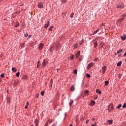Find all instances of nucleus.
<instances>
[{"label": "nucleus", "mask_w": 126, "mask_h": 126, "mask_svg": "<svg viewBox=\"0 0 126 126\" xmlns=\"http://www.w3.org/2000/svg\"><path fill=\"white\" fill-rule=\"evenodd\" d=\"M126 17V15L125 14L121 16V18L119 19L117 21V23H121V22H123V20H125V18Z\"/></svg>", "instance_id": "obj_1"}, {"label": "nucleus", "mask_w": 126, "mask_h": 126, "mask_svg": "<svg viewBox=\"0 0 126 126\" xmlns=\"http://www.w3.org/2000/svg\"><path fill=\"white\" fill-rule=\"evenodd\" d=\"M108 112H111V111H112V110H113V109H114V106H113V104L110 103L108 106Z\"/></svg>", "instance_id": "obj_2"}, {"label": "nucleus", "mask_w": 126, "mask_h": 126, "mask_svg": "<svg viewBox=\"0 0 126 126\" xmlns=\"http://www.w3.org/2000/svg\"><path fill=\"white\" fill-rule=\"evenodd\" d=\"M94 64H95V63H90L89 64H88L87 69L88 70L91 68V67H92V66H94Z\"/></svg>", "instance_id": "obj_3"}, {"label": "nucleus", "mask_w": 126, "mask_h": 126, "mask_svg": "<svg viewBox=\"0 0 126 126\" xmlns=\"http://www.w3.org/2000/svg\"><path fill=\"white\" fill-rule=\"evenodd\" d=\"M118 8H124L125 7V4L124 3H119V5L117 6Z\"/></svg>", "instance_id": "obj_4"}, {"label": "nucleus", "mask_w": 126, "mask_h": 126, "mask_svg": "<svg viewBox=\"0 0 126 126\" xmlns=\"http://www.w3.org/2000/svg\"><path fill=\"white\" fill-rule=\"evenodd\" d=\"M50 26V21H47V23L45 24L44 25V28H48V27Z\"/></svg>", "instance_id": "obj_5"}, {"label": "nucleus", "mask_w": 126, "mask_h": 126, "mask_svg": "<svg viewBox=\"0 0 126 126\" xmlns=\"http://www.w3.org/2000/svg\"><path fill=\"white\" fill-rule=\"evenodd\" d=\"M106 69H107V67H106V66H103L102 67V73L103 74L105 73V71H106Z\"/></svg>", "instance_id": "obj_6"}, {"label": "nucleus", "mask_w": 126, "mask_h": 126, "mask_svg": "<svg viewBox=\"0 0 126 126\" xmlns=\"http://www.w3.org/2000/svg\"><path fill=\"white\" fill-rule=\"evenodd\" d=\"M43 47L44 45L43 44V43L40 44L39 46V50H42V49H43Z\"/></svg>", "instance_id": "obj_7"}, {"label": "nucleus", "mask_w": 126, "mask_h": 126, "mask_svg": "<svg viewBox=\"0 0 126 126\" xmlns=\"http://www.w3.org/2000/svg\"><path fill=\"white\" fill-rule=\"evenodd\" d=\"M46 63H47V61H46V60H44L43 63H42V65L43 66H46Z\"/></svg>", "instance_id": "obj_8"}, {"label": "nucleus", "mask_w": 126, "mask_h": 126, "mask_svg": "<svg viewBox=\"0 0 126 126\" xmlns=\"http://www.w3.org/2000/svg\"><path fill=\"white\" fill-rule=\"evenodd\" d=\"M38 8H43V3H39L38 4Z\"/></svg>", "instance_id": "obj_9"}, {"label": "nucleus", "mask_w": 126, "mask_h": 126, "mask_svg": "<svg viewBox=\"0 0 126 126\" xmlns=\"http://www.w3.org/2000/svg\"><path fill=\"white\" fill-rule=\"evenodd\" d=\"M79 56H80V51H78V52H77V54H76V59H78Z\"/></svg>", "instance_id": "obj_10"}, {"label": "nucleus", "mask_w": 126, "mask_h": 126, "mask_svg": "<svg viewBox=\"0 0 126 126\" xmlns=\"http://www.w3.org/2000/svg\"><path fill=\"white\" fill-rule=\"evenodd\" d=\"M50 88H52L53 87V79H51L50 82Z\"/></svg>", "instance_id": "obj_11"}, {"label": "nucleus", "mask_w": 126, "mask_h": 126, "mask_svg": "<svg viewBox=\"0 0 126 126\" xmlns=\"http://www.w3.org/2000/svg\"><path fill=\"white\" fill-rule=\"evenodd\" d=\"M90 105L91 106H94V105H95V101H94V100H92V101H91V103H90Z\"/></svg>", "instance_id": "obj_12"}, {"label": "nucleus", "mask_w": 126, "mask_h": 126, "mask_svg": "<svg viewBox=\"0 0 126 126\" xmlns=\"http://www.w3.org/2000/svg\"><path fill=\"white\" fill-rule=\"evenodd\" d=\"M121 39L122 40H126V34H124V35L122 36H121Z\"/></svg>", "instance_id": "obj_13"}, {"label": "nucleus", "mask_w": 126, "mask_h": 126, "mask_svg": "<svg viewBox=\"0 0 126 126\" xmlns=\"http://www.w3.org/2000/svg\"><path fill=\"white\" fill-rule=\"evenodd\" d=\"M75 89V88L74 87V85H72L70 88L71 91H74V90Z\"/></svg>", "instance_id": "obj_14"}, {"label": "nucleus", "mask_w": 126, "mask_h": 126, "mask_svg": "<svg viewBox=\"0 0 126 126\" xmlns=\"http://www.w3.org/2000/svg\"><path fill=\"white\" fill-rule=\"evenodd\" d=\"M12 70L14 72H16L17 71V69H16V68H15V67H12Z\"/></svg>", "instance_id": "obj_15"}, {"label": "nucleus", "mask_w": 126, "mask_h": 126, "mask_svg": "<svg viewBox=\"0 0 126 126\" xmlns=\"http://www.w3.org/2000/svg\"><path fill=\"white\" fill-rule=\"evenodd\" d=\"M28 106H29V102H28V101H27V104H26V106H25V108L28 109Z\"/></svg>", "instance_id": "obj_16"}, {"label": "nucleus", "mask_w": 126, "mask_h": 126, "mask_svg": "<svg viewBox=\"0 0 126 126\" xmlns=\"http://www.w3.org/2000/svg\"><path fill=\"white\" fill-rule=\"evenodd\" d=\"M122 52H123V49H120V50H119L117 52L118 55H120V54H121V53H122Z\"/></svg>", "instance_id": "obj_17"}, {"label": "nucleus", "mask_w": 126, "mask_h": 126, "mask_svg": "<svg viewBox=\"0 0 126 126\" xmlns=\"http://www.w3.org/2000/svg\"><path fill=\"white\" fill-rule=\"evenodd\" d=\"M117 66H121V65H122V62H119L117 64Z\"/></svg>", "instance_id": "obj_18"}, {"label": "nucleus", "mask_w": 126, "mask_h": 126, "mask_svg": "<svg viewBox=\"0 0 126 126\" xmlns=\"http://www.w3.org/2000/svg\"><path fill=\"white\" fill-rule=\"evenodd\" d=\"M105 85L106 86L109 85V81H105Z\"/></svg>", "instance_id": "obj_19"}, {"label": "nucleus", "mask_w": 126, "mask_h": 126, "mask_svg": "<svg viewBox=\"0 0 126 126\" xmlns=\"http://www.w3.org/2000/svg\"><path fill=\"white\" fill-rule=\"evenodd\" d=\"M108 123L109 125H112L113 124V121L112 120H108Z\"/></svg>", "instance_id": "obj_20"}, {"label": "nucleus", "mask_w": 126, "mask_h": 126, "mask_svg": "<svg viewBox=\"0 0 126 126\" xmlns=\"http://www.w3.org/2000/svg\"><path fill=\"white\" fill-rule=\"evenodd\" d=\"M96 93H98V94H101V91H100L99 90H96Z\"/></svg>", "instance_id": "obj_21"}, {"label": "nucleus", "mask_w": 126, "mask_h": 126, "mask_svg": "<svg viewBox=\"0 0 126 126\" xmlns=\"http://www.w3.org/2000/svg\"><path fill=\"white\" fill-rule=\"evenodd\" d=\"M73 104V100H70L69 102V106H71Z\"/></svg>", "instance_id": "obj_22"}, {"label": "nucleus", "mask_w": 126, "mask_h": 126, "mask_svg": "<svg viewBox=\"0 0 126 126\" xmlns=\"http://www.w3.org/2000/svg\"><path fill=\"white\" fill-rule=\"evenodd\" d=\"M122 107V104H120L117 106V109H120Z\"/></svg>", "instance_id": "obj_23"}, {"label": "nucleus", "mask_w": 126, "mask_h": 126, "mask_svg": "<svg viewBox=\"0 0 126 126\" xmlns=\"http://www.w3.org/2000/svg\"><path fill=\"white\" fill-rule=\"evenodd\" d=\"M54 28V27L53 26L50 27L49 28V31H52V30H53V29Z\"/></svg>", "instance_id": "obj_24"}, {"label": "nucleus", "mask_w": 126, "mask_h": 126, "mask_svg": "<svg viewBox=\"0 0 126 126\" xmlns=\"http://www.w3.org/2000/svg\"><path fill=\"white\" fill-rule=\"evenodd\" d=\"M34 123L35 124V126H38V120H36L34 121Z\"/></svg>", "instance_id": "obj_25"}, {"label": "nucleus", "mask_w": 126, "mask_h": 126, "mask_svg": "<svg viewBox=\"0 0 126 126\" xmlns=\"http://www.w3.org/2000/svg\"><path fill=\"white\" fill-rule=\"evenodd\" d=\"M23 79H24V80H26V79H27V76H23Z\"/></svg>", "instance_id": "obj_26"}, {"label": "nucleus", "mask_w": 126, "mask_h": 126, "mask_svg": "<svg viewBox=\"0 0 126 126\" xmlns=\"http://www.w3.org/2000/svg\"><path fill=\"white\" fill-rule=\"evenodd\" d=\"M19 25H20L19 23L16 22V25H15V27H18V26H19Z\"/></svg>", "instance_id": "obj_27"}, {"label": "nucleus", "mask_w": 126, "mask_h": 126, "mask_svg": "<svg viewBox=\"0 0 126 126\" xmlns=\"http://www.w3.org/2000/svg\"><path fill=\"white\" fill-rule=\"evenodd\" d=\"M20 75V72H17L16 74V76H17V77H19Z\"/></svg>", "instance_id": "obj_28"}, {"label": "nucleus", "mask_w": 126, "mask_h": 126, "mask_svg": "<svg viewBox=\"0 0 126 126\" xmlns=\"http://www.w3.org/2000/svg\"><path fill=\"white\" fill-rule=\"evenodd\" d=\"M86 76H87V77H88V78H90V74L87 73V74H86Z\"/></svg>", "instance_id": "obj_29"}, {"label": "nucleus", "mask_w": 126, "mask_h": 126, "mask_svg": "<svg viewBox=\"0 0 126 126\" xmlns=\"http://www.w3.org/2000/svg\"><path fill=\"white\" fill-rule=\"evenodd\" d=\"M85 94H88V93H89V91H88V90H86L84 92Z\"/></svg>", "instance_id": "obj_30"}, {"label": "nucleus", "mask_w": 126, "mask_h": 126, "mask_svg": "<svg viewBox=\"0 0 126 126\" xmlns=\"http://www.w3.org/2000/svg\"><path fill=\"white\" fill-rule=\"evenodd\" d=\"M21 48H24L25 47V44L24 43H22L21 46Z\"/></svg>", "instance_id": "obj_31"}, {"label": "nucleus", "mask_w": 126, "mask_h": 126, "mask_svg": "<svg viewBox=\"0 0 126 126\" xmlns=\"http://www.w3.org/2000/svg\"><path fill=\"white\" fill-rule=\"evenodd\" d=\"M98 46V43H94V48H96V47H97Z\"/></svg>", "instance_id": "obj_32"}, {"label": "nucleus", "mask_w": 126, "mask_h": 126, "mask_svg": "<svg viewBox=\"0 0 126 126\" xmlns=\"http://www.w3.org/2000/svg\"><path fill=\"white\" fill-rule=\"evenodd\" d=\"M73 72H74V74H77V69H75L73 71Z\"/></svg>", "instance_id": "obj_33"}, {"label": "nucleus", "mask_w": 126, "mask_h": 126, "mask_svg": "<svg viewBox=\"0 0 126 126\" xmlns=\"http://www.w3.org/2000/svg\"><path fill=\"white\" fill-rule=\"evenodd\" d=\"M73 15H74V13H72L70 16V17H71V18H72V17H73Z\"/></svg>", "instance_id": "obj_34"}, {"label": "nucleus", "mask_w": 126, "mask_h": 126, "mask_svg": "<svg viewBox=\"0 0 126 126\" xmlns=\"http://www.w3.org/2000/svg\"><path fill=\"white\" fill-rule=\"evenodd\" d=\"M7 102L9 104V103H10V99L8 98L7 100Z\"/></svg>", "instance_id": "obj_35"}, {"label": "nucleus", "mask_w": 126, "mask_h": 126, "mask_svg": "<svg viewBox=\"0 0 126 126\" xmlns=\"http://www.w3.org/2000/svg\"><path fill=\"white\" fill-rule=\"evenodd\" d=\"M44 92L43 91L41 92V96H44Z\"/></svg>", "instance_id": "obj_36"}, {"label": "nucleus", "mask_w": 126, "mask_h": 126, "mask_svg": "<svg viewBox=\"0 0 126 126\" xmlns=\"http://www.w3.org/2000/svg\"><path fill=\"white\" fill-rule=\"evenodd\" d=\"M4 76V74L3 73L1 74L0 77H3Z\"/></svg>", "instance_id": "obj_37"}, {"label": "nucleus", "mask_w": 126, "mask_h": 126, "mask_svg": "<svg viewBox=\"0 0 126 126\" xmlns=\"http://www.w3.org/2000/svg\"><path fill=\"white\" fill-rule=\"evenodd\" d=\"M123 108H126V103H124L123 106Z\"/></svg>", "instance_id": "obj_38"}, {"label": "nucleus", "mask_w": 126, "mask_h": 126, "mask_svg": "<svg viewBox=\"0 0 126 126\" xmlns=\"http://www.w3.org/2000/svg\"><path fill=\"white\" fill-rule=\"evenodd\" d=\"M67 1V0H63V3H65V2H66Z\"/></svg>", "instance_id": "obj_39"}, {"label": "nucleus", "mask_w": 126, "mask_h": 126, "mask_svg": "<svg viewBox=\"0 0 126 126\" xmlns=\"http://www.w3.org/2000/svg\"><path fill=\"white\" fill-rule=\"evenodd\" d=\"M25 37H28V33L27 32L25 35Z\"/></svg>", "instance_id": "obj_40"}, {"label": "nucleus", "mask_w": 126, "mask_h": 126, "mask_svg": "<svg viewBox=\"0 0 126 126\" xmlns=\"http://www.w3.org/2000/svg\"><path fill=\"white\" fill-rule=\"evenodd\" d=\"M77 46H78V44H75L74 45V49H76V48H77Z\"/></svg>", "instance_id": "obj_41"}, {"label": "nucleus", "mask_w": 126, "mask_h": 126, "mask_svg": "<svg viewBox=\"0 0 126 126\" xmlns=\"http://www.w3.org/2000/svg\"><path fill=\"white\" fill-rule=\"evenodd\" d=\"M89 123V120H87L86 121V124H88Z\"/></svg>", "instance_id": "obj_42"}, {"label": "nucleus", "mask_w": 126, "mask_h": 126, "mask_svg": "<svg viewBox=\"0 0 126 126\" xmlns=\"http://www.w3.org/2000/svg\"><path fill=\"white\" fill-rule=\"evenodd\" d=\"M97 33V32L95 31L94 32V33L93 34V35H94V34H96Z\"/></svg>", "instance_id": "obj_43"}, {"label": "nucleus", "mask_w": 126, "mask_h": 126, "mask_svg": "<svg viewBox=\"0 0 126 126\" xmlns=\"http://www.w3.org/2000/svg\"><path fill=\"white\" fill-rule=\"evenodd\" d=\"M73 59V55L71 56L70 60H72Z\"/></svg>", "instance_id": "obj_44"}, {"label": "nucleus", "mask_w": 126, "mask_h": 126, "mask_svg": "<svg viewBox=\"0 0 126 126\" xmlns=\"http://www.w3.org/2000/svg\"><path fill=\"white\" fill-rule=\"evenodd\" d=\"M39 63H40V61L37 62V67L39 66Z\"/></svg>", "instance_id": "obj_45"}, {"label": "nucleus", "mask_w": 126, "mask_h": 126, "mask_svg": "<svg viewBox=\"0 0 126 126\" xmlns=\"http://www.w3.org/2000/svg\"><path fill=\"white\" fill-rule=\"evenodd\" d=\"M91 126H96V124H92Z\"/></svg>", "instance_id": "obj_46"}, {"label": "nucleus", "mask_w": 126, "mask_h": 126, "mask_svg": "<svg viewBox=\"0 0 126 126\" xmlns=\"http://www.w3.org/2000/svg\"><path fill=\"white\" fill-rule=\"evenodd\" d=\"M28 37H29V38H31V37H32V35H29Z\"/></svg>", "instance_id": "obj_47"}, {"label": "nucleus", "mask_w": 126, "mask_h": 126, "mask_svg": "<svg viewBox=\"0 0 126 126\" xmlns=\"http://www.w3.org/2000/svg\"><path fill=\"white\" fill-rule=\"evenodd\" d=\"M79 61H82V58H81V57H80V58H79Z\"/></svg>", "instance_id": "obj_48"}, {"label": "nucleus", "mask_w": 126, "mask_h": 126, "mask_svg": "<svg viewBox=\"0 0 126 126\" xmlns=\"http://www.w3.org/2000/svg\"><path fill=\"white\" fill-rule=\"evenodd\" d=\"M124 57H126V51L125 53L124 54Z\"/></svg>", "instance_id": "obj_49"}, {"label": "nucleus", "mask_w": 126, "mask_h": 126, "mask_svg": "<svg viewBox=\"0 0 126 126\" xmlns=\"http://www.w3.org/2000/svg\"><path fill=\"white\" fill-rule=\"evenodd\" d=\"M97 98H98V97H95L94 98V100H97Z\"/></svg>", "instance_id": "obj_50"}, {"label": "nucleus", "mask_w": 126, "mask_h": 126, "mask_svg": "<svg viewBox=\"0 0 126 126\" xmlns=\"http://www.w3.org/2000/svg\"><path fill=\"white\" fill-rule=\"evenodd\" d=\"M95 120H96V119H95V118H93V119H92V120H93V121H95Z\"/></svg>", "instance_id": "obj_51"}, {"label": "nucleus", "mask_w": 126, "mask_h": 126, "mask_svg": "<svg viewBox=\"0 0 126 126\" xmlns=\"http://www.w3.org/2000/svg\"><path fill=\"white\" fill-rule=\"evenodd\" d=\"M98 31H99V30H97L96 31V32H97Z\"/></svg>", "instance_id": "obj_52"}, {"label": "nucleus", "mask_w": 126, "mask_h": 126, "mask_svg": "<svg viewBox=\"0 0 126 126\" xmlns=\"http://www.w3.org/2000/svg\"><path fill=\"white\" fill-rule=\"evenodd\" d=\"M69 126H72V124H70Z\"/></svg>", "instance_id": "obj_53"}, {"label": "nucleus", "mask_w": 126, "mask_h": 126, "mask_svg": "<svg viewBox=\"0 0 126 126\" xmlns=\"http://www.w3.org/2000/svg\"><path fill=\"white\" fill-rule=\"evenodd\" d=\"M36 97H37V98H38V97H39V96L37 95Z\"/></svg>", "instance_id": "obj_54"}, {"label": "nucleus", "mask_w": 126, "mask_h": 126, "mask_svg": "<svg viewBox=\"0 0 126 126\" xmlns=\"http://www.w3.org/2000/svg\"><path fill=\"white\" fill-rule=\"evenodd\" d=\"M81 120L82 121H83V119H81Z\"/></svg>", "instance_id": "obj_55"}, {"label": "nucleus", "mask_w": 126, "mask_h": 126, "mask_svg": "<svg viewBox=\"0 0 126 126\" xmlns=\"http://www.w3.org/2000/svg\"><path fill=\"white\" fill-rule=\"evenodd\" d=\"M94 124H95L94 125H96V122H95Z\"/></svg>", "instance_id": "obj_56"}, {"label": "nucleus", "mask_w": 126, "mask_h": 126, "mask_svg": "<svg viewBox=\"0 0 126 126\" xmlns=\"http://www.w3.org/2000/svg\"><path fill=\"white\" fill-rule=\"evenodd\" d=\"M35 126H38V125H35Z\"/></svg>", "instance_id": "obj_57"}]
</instances>
